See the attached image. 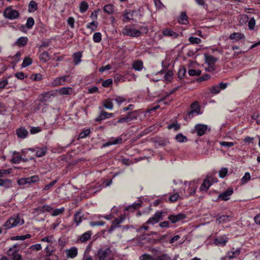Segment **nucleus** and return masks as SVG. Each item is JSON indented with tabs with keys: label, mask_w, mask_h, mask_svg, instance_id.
I'll return each instance as SVG.
<instances>
[{
	"label": "nucleus",
	"mask_w": 260,
	"mask_h": 260,
	"mask_svg": "<svg viewBox=\"0 0 260 260\" xmlns=\"http://www.w3.org/2000/svg\"><path fill=\"white\" fill-rule=\"evenodd\" d=\"M24 223V220L19 214H14L10 217L4 224L3 226L6 230L21 225Z\"/></svg>",
	"instance_id": "obj_1"
},
{
	"label": "nucleus",
	"mask_w": 260,
	"mask_h": 260,
	"mask_svg": "<svg viewBox=\"0 0 260 260\" xmlns=\"http://www.w3.org/2000/svg\"><path fill=\"white\" fill-rule=\"evenodd\" d=\"M165 212L161 211L156 212L154 215L150 217L146 222L147 224L154 225L158 223L160 220L162 219L163 216L165 215Z\"/></svg>",
	"instance_id": "obj_2"
},
{
	"label": "nucleus",
	"mask_w": 260,
	"mask_h": 260,
	"mask_svg": "<svg viewBox=\"0 0 260 260\" xmlns=\"http://www.w3.org/2000/svg\"><path fill=\"white\" fill-rule=\"evenodd\" d=\"M4 15L8 19H15L19 16V13L17 10L12 9L11 7H8L5 10Z\"/></svg>",
	"instance_id": "obj_3"
},
{
	"label": "nucleus",
	"mask_w": 260,
	"mask_h": 260,
	"mask_svg": "<svg viewBox=\"0 0 260 260\" xmlns=\"http://www.w3.org/2000/svg\"><path fill=\"white\" fill-rule=\"evenodd\" d=\"M122 33L124 36H128L129 37H137L140 36L141 32L139 30L130 28L126 26L122 30Z\"/></svg>",
	"instance_id": "obj_4"
},
{
	"label": "nucleus",
	"mask_w": 260,
	"mask_h": 260,
	"mask_svg": "<svg viewBox=\"0 0 260 260\" xmlns=\"http://www.w3.org/2000/svg\"><path fill=\"white\" fill-rule=\"evenodd\" d=\"M111 252L110 248H100L96 255L99 260H106L107 258L111 254Z\"/></svg>",
	"instance_id": "obj_5"
},
{
	"label": "nucleus",
	"mask_w": 260,
	"mask_h": 260,
	"mask_svg": "<svg viewBox=\"0 0 260 260\" xmlns=\"http://www.w3.org/2000/svg\"><path fill=\"white\" fill-rule=\"evenodd\" d=\"M241 250L240 248H232L230 251H228L224 257H222V260L226 259H231L234 258H237L240 254Z\"/></svg>",
	"instance_id": "obj_6"
},
{
	"label": "nucleus",
	"mask_w": 260,
	"mask_h": 260,
	"mask_svg": "<svg viewBox=\"0 0 260 260\" xmlns=\"http://www.w3.org/2000/svg\"><path fill=\"white\" fill-rule=\"evenodd\" d=\"M191 111L188 113V117L191 118L193 117L194 114L199 115L200 114L201 108L197 102H194L190 105Z\"/></svg>",
	"instance_id": "obj_7"
},
{
	"label": "nucleus",
	"mask_w": 260,
	"mask_h": 260,
	"mask_svg": "<svg viewBox=\"0 0 260 260\" xmlns=\"http://www.w3.org/2000/svg\"><path fill=\"white\" fill-rule=\"evenodd\" d=\"M228 84L223 82L220 83L218 85H216L211 87L209 88L210 92L212 94H215L219 93L221 90L225 89L227 87Z\"/></svg>",
	"instance_id": "obj_8"
},
{
	"label": "nucleus",
	"mask_w": 260,
	"mask_h": 260,
	"mask_svg": "<svg viewBox=\"0 0 260 260\" xmlns=\"http://www.w3.org/2000/svg\"><path fill=\"white\" fill-rule=\"evenodd\" d=\"M135 112H136V111L128 112L126 116L119 119L116 123L129 122L133 120L137 119V115H134Z\"/></svg>",
	"instance_id": "obj_9"
},
{
	"label": "nucleus",
	"mask_w": 260,
	"mask_h": 260,
	"mask_svg": "<svg viewBox=\"0 0 260 260\" xmlns=\"http://www.w3.org/2000/svg\"><path fill=\"white\" fill-rule=\"evenodd\" d=\"M194 129L199 136H202L207 131L208 126L203 124H198L195 125Z\"/></svg>",
	"instance_id": "obj_10"
},
{
	"label": "nucleus",
	"mask_w": 260,
	"mask_h": 260,
	"mask_svg": "<svg viewBox=\"0 0 260 260\" xmlns=\"http://www.w3.org/2000/svg\"><path fill=\"white\" fill-rule=\"evenodd\" d=\"M186 218V215L183 213H179L177 215H171L168 217V219L170 220L172 223H175L177 222L180 221Z\"/></svg>",
	"instance_id": "obj_11"
},
{
	"label": "nucleus",
	"mask_w": 260,
	"mask_h": 260,
	"mask_svg": "<svg viewBox=\"0 0 260 260\" xmlns=\"http://www.w3.org/2000/svg\"><path fill=\"white\" fill-rule=\"evenodd\" d=\"M233 193V189L232 188H228L225 191L220 193L218 198L223 201H227L229 199V197Z\"/></svg>",
	"instance_id": "obj_12"
},
{
	"label": "nucleus",
	"mask_w": 260,
	"mask_h": 260,
	"mask_svg": "<svg viewBox=\"0 0 260 260\" xmlns=\"http://www.w3.org/2000/svg\"><path fill=\"white\" fill-rule=\"evenodd\" d=\"M114 116L113 113H108L106 111H102L100 114L95 118V121H101L103 120L109 118Z\"/></svg>",
	"instance_id": "obj_13"
},
{
	"label": "nucleus",
	"mask_w": 260,
	"mask_h": 260,
	"mask_svg": "<svg viewBox=\"0 0 260 260\" xmlns=\"http://www.w3.org/2000/svg\"><path fill=\"white\" fill-rule=\"evenodd\" d=\"M228 241V238L226 236L223 235L216 238L214 240V243L216 245L223 246L225 245Z\"/></svg>",
	"instance_id": "obj_14"
},
{
	"label": "nucleus",
	"mask_w": 260,
	"mask_h": 260,
	"mask_svg": "<svg viewBox=\"0 0 260 260\" xmlns=\"http://www.w3.org/2000/svg\"><path fill=\"white\" fill-rule=\"evenodd\" d=\"M28 150L32 152H35L36 156L39 157L44 156L47 152L46 147L37 148V149L29 148Z\"/></svg>",
	"instance_id": "obj_15"
},
{
	"label": "nucleus",
	"mask_w": 260,
	"mask_h": 260,
	"mask_svg": "<svg viewBox=\"0 0 260 260\" xmlns=\"http://www.w3.org/2000/svg\"><path fill=\"white\" fill-rule=\"evenodd\" d=\"M212 178L208 177H207L203 181L202 184L201 185V186L200 187V189L201 190H205L207 191L210 186L211 185V181H212Z\"/></svg>",
	"instance_id": "obj_16"
},
{
	"label": "nucleus",
	"mask_w": 260,
	"mask_h": 260,
	"mask_svg": "<svg viewBox=\"0 0 260 260\" xmlns=\"http://www.w3.org/2000/svg\"><path fill=\"white\" fill-rule=\"evenodd\" d=\"M188 184V193L189 196H193L197 188V185L194 182H185V185Z\"/></svg>",
	"instance_id": "obj_17"
},
{
	"label": "nucleus",
	"mask_w": 260,
	"mask_h": 260,
	"mask_svg": "<svg viewBox=\"0 0 260 260\" xmlns=\"http://www.w3.org/2000/svg\"><path fill=\"white\" fill-rule=\"evenodd\" d=\"M162 34L165 36L170 37L174 39H176L179 36V35L177 32L169 28L164 29L162 30Z\"/></svg>",
	"instance_id": "obj_18"
},
{
	"label": "nucleus",
	"mask_w": 260,
	"mask_h": 260,
	"mask_svg": "<svg viewBox=\"0 0 260 260\" xmlns=\"http://www.w3.org/2000/svg\"><path fill=\"white\" fill-rule=\"evenodd\" d=\"M84 214L80 210L76 212L74 215V220L76 223L77 225H78L82 222Z\"/></svg>",
	"instance_id": "obj_19"
},
{
	"label": "nucleus",
	"mask_w": 260,
	"mask_h": 260,
	"mask_svg": "<svg viewBox=\"0 0 260 260\" xmlns=\"http://www.w3.org/2000/svg\"><path fill=\"white\" fill-rule=\"evenodd\" d=\"M122 142V139L121 137H118L114 140H110L103 145V147H108L110 145L121 144Z\"/></svg>",
	"instance_id": "obj_20"
},
{
	"label": "nucleus",
	"mask_w": 260,
	"mask_h": 260,
	"mask_svg": "<svg viewBox=\"0 0 260 260\" xmlns=\"http://www.w3.org/2000/svg\"><path fill=\"white\" fill-rule=\"evenodd\" d=\"M67 256L71 258L75 257L78 254V250L76 247H73L66 250Z\"/></svg>",
	"instance_id": "obj_21"
},
{
	"label": "nucleus",
	"mask_w": 260,
	"mask_h": 260,
	"mask_svg": "<svg viewBox=\"0 0 260 260\" xmlns=\"http://www.w3.org/2000/svg\"><path fill=\"white\" fill-rule=\"evenodd\" d=\"M28 134V131L24 127H20L16 131V134L17 136L22 139L25 138Z\"/></svg>",
	"instance_id": "obj_22"
},
{
	"label": "nucleus",
	"mask_w": 260,
	"mask_h": 260,
	"mask_svg": "<svg viewBox=\"0 0 260 260\" xmlns=\"http://www.w3.org/2000/svg\"><path fill=\"white\" fill-rule=\"evenodd\" d=\"M229 39L232 40L238 41L245 39V36L240 32H234L230 35Z\"/></svg>",
	"instance_id": "obj_23"
},
{
	"label": "nucleus",
	"mask_w": 260,
	"mask_h": 260,
	"mask_svg": "<svg viewBox=\"0 0 260 260\" xmlns=\"http://www.w3.org/2000/svg\"><path fill=\"white\" fill-rule=\"evenodd\" d=\"M125 215L123 214L121 215L117 218H116L113 221L112 224L114 226H116V228L120 227V224L122 223L125 219Z\"/></svg>",
	"instance_id": "obj_24"
},
{
	"label": "nucleus",
	"mask_w": 260,
	"mask_h": 260,
	"mask_svg": "<svg viewBox=\"0 0 260 260\" xmlns=\"http://www.w3.org/2000/svg\"><path fill=\"white\" fill-rule=\"evenodd\" d=\"M50 55L47 51H43L39 57L40 60L42 62H46L47 61H48L50 59Z\"/></svg>",
	"instance_id": "obj_25"
},
{
	"label": "nucleus",
	"mask_w": 260,
	"mask_h": 260,
	"mask_svg": "<svg viewBox=\"0 0 260 260\" xmlns=\"http://www.w3.org/2000/svg\"><path fill=\"white\" fill-rule=\"evenodd\" d=\"M104 12L109 15L113 14L114 12V6L112 4H108L104 7Z\"/></svg>",
	"instance_id": "obj_26"
},
{
	"label": "nucleus",
	"mask_w": 260,
	"mask_h": 260,
	"mask_svg": "<svg viewBox=\"0 0 260 260\" xmlns=\"http://www.w3.org/2000/svg\"><path fill=\"white\" fill-rule=\"evenodd\" d=\"M91 236V232L90 231L84 233L80 237V241L82 242H85L89 240Z\"/></svg>",
	"instance_id": "obj_27"
},
{
	"label": "nucleus",
	"mask_w": 260,
	"mask_h": 260,
	"mask_svg": "<svg viewBox=\"0 0 260 260\" xmlns=\"http://www.w3.org/2000/svg\"><path fill=\"white\" fill-rule=\"evenodd\" d=\"M82 54L80 52H76L73 54L74 62L75 65L79 63L81 61Z\"/></svg>",
	"instance_id": "obj_28"
},
{
	"label": "nucleus",
	"mask_w": 260,
	"mask_h": 260,
	"mask_svg": "<svg viewBox=\"0 0 260 260\" xmlns=\"http://www.w3.org/2000/svg\"><path fill=\"white\" fill-rule=\"evenodd\" d=\"M206 61L209 64H214L217 60V58H216L211 55L205 56Z\"/></svg>",
	"instance_id": "obj_29"
},
{
	"label": "nucleus",
	"mask_w": 260,
	"mask_h": 260,
	"mask_svg": "<svg viewBox=\"0 0 260 260\" xmlns=\"http://www.w3.org/2000/svg\"><path fill=\"white\" fill-rule=\"evenodd\" d=\"M143 62L140 60H138L134 62L133 64V68L136 71H140L143 68Z\"/></svg>",
	"instance_id": "obj_30"
},
{
	"label": "nucleus",
	"mask_w": 260,
	"mask_h": 260,
	"mask_svg": "<svg viewBox=\"0 0 260 260\" xmlns=\"http://www.w3.org/2000/svg\"><path fill=\"white\" fill-rule=\"evenodd\" d=\"M103 106L107 109L111 110L113 108V104L111 100L106 99L103 102Z\"/></svg>",
	"instance_id": "obj_31"
},
{
	"label": "nucleus",
	"mask_w": 260,
	"mask_h": 260,
	"mask_svg": "<svg viewBox=\"0 0 260 260\" xmlns=\"http://www.w3.org/2000/svg\"><path fill=\"white\" fill-rule=\"evenodd\" d=\"M38 9V5L36 2L34 1L30 2L28 5V11L29 12H34Z\"/></svg>",
	"instance_id": "obj_32"
},
{
	"label": "nucleus",
	"mask_w": 260,
	"mask_h": 260,
	"mask_svg": "<svg viewBox=\"0 0 260 260\" xmlns=\"http://www.w3.org/2000/svg\"><path fill=\"white\" fill-rule=\"evenodd\" d=\"M27 184L35 183L38 182L39 180V177L37 175H34L29 177L26 178Z\"/></svg>",
	"instance_id": "obj_33"
},
{
	"label": "nucleus",
	"mask_w": 260,
	"mask_h": 260,
	"mask_svg": "<svg viewBox=\"0 0 260 260\" xmlns=\"http://www.w3.org/2000/svg\"><path fill=\"white\" fill-rule=\"evenodd\" d=\"M12 184V181L10 179H0V186H4L9 187Z\"/></svg>",
	"instance_id": "obj_34"
},
{
	"label": "nucleus",
	"mask_w": 260,
	"mask_h": 260,
	"mask_svg": "<svg viewBox=\"0 0 260 260\" xmlns=\"http://www.w3.org/2000/svg\"><path fill=\"white\" fill-rule=\"evenodd\" d=\"M31 237V235L30 234H26L25 235L22 236H17L11 237V240H25L26 239L30 238Z\"/></svg>",
	"instance_id": "obj_35"
},
{
	"label": "nucleus",
	"mask_w": 260,
	"mask_h": 260,
	"mask_svg": "<svg viewBox=\"0 0 260 260\" xmlns=\"http://www.w3.org/2000/svg\"><path fill=\"white\" fill-rule=\"evenodd\" d=\"M188 17L185 12H181L178 21L181 24H186L187 22Z\"/></svg>",
	"instance_id": "obj_36"
},
{
	"label": "nucleus",
	"mask_w": 260,
	"mask_h": 260,
	"mask_svg": "<svg viewBox=\"0 0 260 260\" xmlns=\"http://www.w3.org/2000/svg\"><path fill=\"white\" fill-rule=\"evenodd\" d=\"M62 79L61 77H57L51 83V85L52 86H57L63 85V83L62 82Z\"/></svg>",
	"instance_id": "obj_37"
},
{
	"label": "nucleus",
	"mask_w": 260,
	"mask_h": 260,
	"mask_svg": "<svg viewBox=\"0 0 260 260\" xmlns=\"http://www.w3.org/2000/svg\"><path fill=\"white\" fill-rule=\"evenodd\" d=\"M35 24V20L32 17H28L27 19L26 23V27L28 29H30Z\"/></svg>",
	"instance_id": "obj_38"
},
{
	"label": "nucleus",
	"mask_w": 260,
	"mask_h": 260,
	"mask_svg": "<svg viewBox=\"0 0 260 260\" xmlns=\"http://www.w3.org/2000/svg\"><path fill=\"white\" fill-rule=\"evenodd\" d=\"M31 63L32 59L28 57H26L24 58L21 66L23 68H25L30 65Z\"/></svg>",
	"instance_id": "obj_39"
},
{
	"label": "nucleus",
	"mask_w": 260,
	"mask_h": 260,
	"mask_svg": "<svg viewBox=\"0 0 260 260\" xmlns=\"http://www.w3.org/2000/svg\"><path fill=\"white\" fill-rule=\"evenodd\" d=\"M72 90L70 87H63L59 89V93L61 95H67L71 93L70 91Z\"/></svg>",
	"instance_id": "obj_40"
},
{
	"label": "nucleus",
	"mask_w": 260,
	"mask_h": 260,
	"mask_svg": "<svg viewBox=\"0 0 260 260\" xmlns=\"http://www.w3.org/2000/svg\"><path fill=\"white\" fill-rule=\"evenodd\" d=\"M27 41L28 39L27 37H22L17 40V43L18 45L23 46L27 43Z\"/></svg>",
	"instance_id": "obj_41"
},
{
	"label": "nucleus",
	"mask_w": 260,
	"mask_h": 260,
	"mask_svg": "<svg viewBox=\"0 0 260 260\" xmlns=\"http://www.w3.org/2000/svg\"><path fill=\"white\" fill-rule=\"evenodd\" d=\"M47 255L54 254L53 252L55 251V249L52 246V244L47 245L45 248Z\"/></svg>",
	"instance_id": "obj_42"
},
{
	"label": "nucleus",
	"mask_w": 260,
	"mask_h": 260,
	"mask_svg": "<svg viewBox=\"0 0 260 260\" xmlns=\"http://www.w3.org/2000/svg\"><path fill=\"white\" fill-rule=\"evenodd\" d=\"M180 88V86H177L176 87H175L174 88H173L170 92H168V93H167L166 95L162 98L161 100H159L158 101V103H160L161 102V101L165 100L167 98H168V96H169L171 94H173V93H174L175 92H176L177 90H178L179 89V88Z\"/></svg>",
	"instance_id": "obj_43"
},
{
	"label": "nucleus",
	"mask_w": 260,
	"mask_h": 260,
	"mask_svg": "<svg viewBox=\"0 0 260 260\" xmlns=\"http://www.w3.org/2000/svg\"><path fill=\"white\" fill-rule=\"evenodd\" d=\"M175 139L178 142H184L187 141V138L181 133L177 134L175 137Z\"/></svg>",
	"instance_id": "obj_44"
},
{
	"label": "nucleus",
	"mask_w": 260,
	"mask_h": 260,
	"mask_svg": "<svg viewBox=\"0 0 260 260\" xmlns=\"http://www.w3.org/2000/svg\"><path fill=\"white\" fill-rule=\"evenodd\" d=\"M230 219V217L228 215H222L220 217H219L216 221L219 223H223L225 221H229Z\"/></svg>",
	"instance_id": "obj_45"
},
{
	"label": "nucleus",
	"mask_w": 260,
	"mask_h": 260,
	"mask_svg": "<svg viewBox=\"0 0 260 260\" xmlns=\"http://www.w3.org/2000/svg\"><path fill=\"white\" fill-rule=\"evenodd\" d=\"M188 74L191 76H198L201 74L200 70L189 69L188 71Z\"/></svg>",
	"instance_id": "obj_46"
},
{
	"label": "nucleus",
	"mask_w": 260,
	"mask_h": 260,
	"mask_svg": "<svg viewBox=\"0 0 260 260\" xmlns=\"http://www.w3.org/2000/svg\"><path fill=\"white\" fill-rule=\"evenodd\" d=\"M93 41L95 43H99L102 40V35L100 32H95L93 36Z\"/></svg>",
	"instance_id": "obj_47"
},
{
	"label": "nucleus",
	"mask_w": 260,
	"mask_h": 260,
	"mask_svg": "<svg viewBox=\"0 0 260 260\" xmlns=\"http://www.w3.org/2000/svg\"><path fill=\"white\" fill-rule=\"evenodd\" d=\"M173 72L171 70L168 71L165 75V79L166 81L170 82L173 78Z\"/></svg>",
	"instance_id": "obj_48"
},
{
	"label": "nucleus",
	"mask_w": 260,
	"mask_h": 260,
	"mask_svg": "<svg viewBox=\"0 0 260 260\" xmlns=\"http://www.w3.org/2000/svg\"><path fill=\"white\" fill-rule=\"evenodd\" d=\"M90 133V129H86L85 131L82 132L80 133L79 138L80 139H83L89 135Z\"/></svg>",
	"instance_id": "obj_49"
},
{
	"label": "nucleus",
	"mask_w": 260,
	"mask_h": 260,
	"mask_svg": "<svg viewBox=\"0 0 260 260\" xmlns=\"http://www.w3.org/2000/svg\"><path fill=\"white\" fill-rule=\"evenodd\" d=\"M141 203H134L131 205H129L125 208L126 210H134L139 208L141 206Z\"/></svg>",
	"instance_id": "obj_50"
},
{
	"label": "nucleus",
	"mask_w": 260,
	"mask_h": 260,
	"mask_svg": "<svg viewBox=\"0 0 260 260\" xmlns=\"http://www.w3.org/2000/svg\"><path fill=\"white\" fill-rule=\"evenodd\" d=\"M188 41L193 44H199L201 42V40L200 38L193 37H189Z\"/></svg>",
	"instance_id": "obj_51"
},
{
	"label": "nucleus",
	"mask_w": 260,
	"mask_h": 260,
	"mask_svg": "<svg viewBox=\"0 0 260 260\" xmlns=\"http://www.w3.org/2000/svg\"><path fill=\"white\" fill-rule=\"evenodd\" d=\"M228 169L227 168H222L219 171V176L221 178H223L228 174Z\"/></svg>",
	"instance_id": "obj_52"
},
{
	"label": "nucleus",
	"mask_w": 260,
	"mask_h": 260,
	"mask_svg": "<svg viewBox=\"0 0 260 260\" xmlns=\"http://www.w3.org/2000/svg\"><path fill=\"white\" fill-rule=\"evenodd\" d=\"M169 143V141L166 139H160L155 142V144L159 146H164L167 145Z\"/></svg>",
	"instance_id": "obj_53"
},
{
	"label": "nucleus",
	"mask_w": 260,
	"mask_h": 260,
	"mask_svg": "<svg viewBox=\"0 0 260 260\" xmlns=\"http://www.w3.org/2000/svg\"><path fill=\"white\" fill-rule=\"evenodd\" d=\"M57 180H54L52 182L49 183V184L46 185L44 187V188L43 189V191H46L48 190L51 189V188L55 184V183L57 182Z\"/></svg>",
	"instance_id": "obj_54"
},
{
	"label": "nucleus",
	"mask_w": 260,
	"mask_h": 260,
	"mask_svg": "<svg viewBox=\"0 0 260 260\" xmlns=\"http://www.w3.org/2000/svg\"><path fill=\"white\" fill-rule=\"evenodd\" d=\"M186 73V69L185 67L180 68L178 72V77L180 79L184 77Z\"/></svg>",
	"instance_id": "obj_55"
},
{
	"label": "nucleus",
	"mask_w": 260,
	"mask_h": 260,
	"mask_svg": "<svg viewBox=\"0 0 260 260\" xmlns=\"http://www.w3.org/2000/svg\"><path fill=\"white\" fill-rule=\"evenodd\" d=\"M64 211V208L62 207L59 209H56L53 211L51 215L53 216H57L62 213Z\"/></svg>",
	"instance_id": "obj_56"
},
{
	"label": "nucleus",
	"mask_w": 260,
	"mask_h": 260,
	"mask_svg": "<svg viewBox=\"0 0 260 260\" xmlns=\"http://www.w3.org/2000/svg\"><path fill=\"white\" fill-rule=\"evenodd\" d=\"M88 6L85 2H82L80 5V10L81 12H85L88 9Z\"/></svg>",
	"instance_id": "obj_57"
},
{
	"label": "nucleus",
	"mask_w": 260,
	"mask_h": 260,
	"mask_svg": "<svg viewBox=\"0 0 260 260\" xmlns=\"http://www.w3.org/2000/svg\"><path fill=\"white\" fill-rule=\"evenodd\" d=\"M248 22V27L250 30L253 29L255 25V20L253 17L251 18Z\"/></svg>",
	"instance_id": "obj_58"
},
{
	"label": "nucleus",
	"mask_w": 260,
	"mask_h": 260,
	"mask_svg": "<svg viewBox=\"0 0 260 260\" xmlns=\"http://www.w3.org/2000/svg\"><path fill=\"white\" fill-rule=\"evenodd\" d=\"M248 21V17L247 15H243L240 16L239 22L241 24H244Z\"/></svg>",
	"instance_id": "obj_59"
},
{
	"label": "nucleus",
	"mask_w": 260,
	"mask_h": 260,
	"mask_svg": "<svg viewBox=\"0 0 260 260\" xmlns=\"http://www.w3.org/2000/svg\"><path fill=\"white\" fill-rule=\"evenodd\" d=\"M250 179V175L248 172L245 173L244 176L242 178L241 181L242 183H246Z\"/></svg>",
	"instance_id": "obj_60"
},
{
	"label": "nucleus",
	"mask_w": 260,
	"mask_h": 260,
	"mask_svg": "<svg viewBox=\"0 0 260 260\" xmlns=\"http://www.w3.org/2000/svg\"><path fill=\"white\" fill-rule=\"evenodd\" d=\"M89 224L91 226H103L105 224V222L102 221H91L89 223Z\"/></svg>",
	"instance_id": "obj_61"
},
{
	"label": "nucleus",
	"mask_w": 260,
	"mask_h": 260,
	"mask_svg": "<svg viewBox=\"0 0 260 260\" xmlns=\"http://www.w3.org/2000/svg\"><path fill=\"white\" fill-rule=\"evenodd\" d=\"M112 84V79H108L105 80L103 83L102 86L104 87H109L110 85Z\"/></svg>",
	"instance_id": "obj_62"
},
{
	"label": "nucleus",
	"mask_w": 260,
	"mask_h": 260,
	"mask_svg": "<svg viewBox=\"0 0 260 260\" xmlns=\"http://www.w3.org/2000/svg\"><path fill=\"white\" fill-rule=\"evenodd\" d=\"M58 256L55 254L47 255L44 260H58Z\"/></svg>",
	"instance_id": "obj_63"
},
{
	"label": "nucleus",
	"mask_w": 260,
	"mask_h": 260,
	"mask_svg": "<svg viewBox=\"0 0 260 260\" xmlns=\"http://www.w3.org/2000/svg\"><path fill=\"white\" fill-rule=\"evenodd\" d=\"M140 260H152V257L149 254H144L140 256Z\"/></svg>",
	"instance_id": "obj_64"
}]
</instances>
